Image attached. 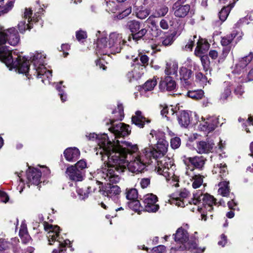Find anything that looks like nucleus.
<instances>
[{
	"mask_svg": "<svg viewBox=\"0 0 253 253\" xmlns=\"http://www.w3.org/2000/svg\"><path fill=\"white\" fill-rule=\"evenodd\" d=\"M137 150L136 145L125 141H118L115 150L108 157L107 167L99 172L98 177L118 183L120 180L119 174L126 168L132 172H141L148 165L153 163L152 158L146 152V148L141 152H137Z\"/></svg>",
	"mask_w": 253,
	"mask_h": 253,
	"instance_id": "obj_1",
	"label": "nucleus"
},
{
	"mask_svg": "<svg viewBox=\"0 0 253 253\" xmlns=\"http://www.w3.org/2000/svg\"><path fill=\"white\" fill-rule=\"evenodd\" d=\"M20 38L17 31L14 28L6 30H0V60L7 67L16 69L19 73H27L29 70V61L21 56L16 50H12L6 44L16 45L19 42Z\"/></svg>",
	"mask_w": 253,
	"mask_h": 253,
	"instance_id": "obj_2",
	"label": "nucleus"
},
{
	"mask_svg": "<svg viewBox=\"0 0 253 253\" xmlns=\"http://www.w3.org/2000/svg\"><path fill=\"white\" fill-rule=\"evenodd\" d=\"M190 193L185 189H182L178 193V196L173 197L171 199V203L175 204L178 207H184L187 206L188 204H193L195 208L192 210L194 211L197 210L201 213L202 219L206 221L207 217L211 214L213 210V205H216L214 197L208 194H203L202 192L197 191L193 194V198L189 200Z\"/></svg>",
	"mask_w": 253,
	"mask_h": 253,
	"instance_id": "obj_3",
	"label": "nucleus"
},
{
	"mask_svg": "<svg viewBox=\"0 0 253 253\" xmlns=\"http://www.w3.org/2000/svg\"><path fill=\"white\" fill-rule=\"evenodd\" d=\"M97 37L96 47L95 48L97 55L116 54L121 52L126 41L123 35L118 32H112L107 37L105 32L98 31L96 33Z\"/></svg>",
	"mask_w": 253,
	"mask_h": 253,
	"instance_id": "obj_4",
	"label": "nucleus"
},
{
	"mask_svg": "<svg viewBox=\"0 0 253 253\" xmlns=\"http://www.w3.org/2000/svg\"><path fill=\"white\" fill-rule=\"evenodd\" d=\"M85 136L88 140H97L98 145L95 148L96 154H99L102 160H104V157L106 156L108 161V157L110 156L112 152L115 150L118 141H120L119 140L112 141L109 140L107 134L105 133L97 135L95 133H87Z\"/></svg>",
	"mask_w": 253,
	"mask_h": 253,
	"instance_id": "obj_5",
	"label": "nucleus"
},
{
	"mask_svg": "<svg viewBox=\"0 0 253 253\" xmlns=\"http://www.w3.org/2000/svg\"><path fill=\"white\" fill-rule=\"evenodd\" d=\"M173 235H174L175 241L181 243L182 245L178 248L172 247L170 249V253H176V252L185 249L196 250L198 253H203L206 249V247H198L197 244L195 242L189 241L188 233L182 227L179 228Z\"/></svg>",
	"mask_w": 253,
	"mask_h": 253,
	"instance_id": "obj_6",
	"label": "nucleus"
},
{
	"mask_svg": "<svg viewBox=\"0 0 253 253\" xmlns=\"http://www.w3.org/2000/svg\"><path fill=\"white\" fill-rule=\"evenodd\" d=\"M44 229L47 231V238L49 245L56 243L58 249H54L52 253H66V246L70 244L69 240H64L59 235V227L57 225L46 224Z\"/></svg>",
	"mask_w": 253,
	"mask_h": 253,
	"instance_id": "obj_7",
	"label": "nucleus"
},
{
	"mask_svg": "<svg viewBox=\"0 0 253 253\" xmlns=\"http://www.w3.org/2000/svg\"><path fill=\"white\" fill-rule=\"evenodd\" d=\"M154 160L156 163L155 170L158 174L162 175L165 177H167L172 174L175 166L169 158L163 157L162 158Z\"/></svg>",
	"mask_w": 253,
	"mask_h": 253,
	"instance_id": "obj_8",
	"label": "nucleus"
},
{
	"mask_svg": "<svg viewBox=\"0 0 253 253\" xmlns=\"http://www.w3.org/2000/svg\"><path fill=\"white\" fill-rule=\"evenodd\" d=\"M107 166H108V162L106 164H104L101 169H98L97 172L95 173V175L96 177V179L104 180L107 182H109L108 185L106 186L101 191L102 194L104 196L115 200L116 199H118L121 192V189L118 185H113V184H116L117 183H113L101 177H99L98 176L99 172L104 169L106 167H107Z\"/></svg>",
	"mask_w": 253,
	"mask_h": 253,
	"instance_id": "obj_9",
	"label": "nucleus"
},
{
	"mask_svg": "<svg viewBox=\"0 0 253 253\" xmlns=\"http://www.w3.org/2000/svg\"><path fill=\"white\" fill-rule=\"evenodd\" d=\"M41 10H42V8H40L39 11L37 12L32 18V10L30 8H25L23 16L25 19L21 21L18 25L20 32L22 33L27 29H31L33 23L36 24L39 21L40 16L37 15V14H39Z\"/></svg>",
	"mask_w": 253,
	"mask_h": 253,
	"instance_id": "obj_10",
	"label": "nucleus"
},
{
	"mask_svg": "<svg viewBox=\"0 0 253 253\" xmlns=\"http://www.w3.org/2000/svg\"><path fill=\"white\" fill-rule=\"evenodd\" d=\"M168 145L167 140L160 139L157 142V149L146 148V152L149 153V156H151L153 159L162 158L167 152Z\"/></svg>",
	"mask_w": 253,
	"mask_h": 253,
	"instance_id": "obj_11",
	"label": "nucleus"
},
{
	"mask_svg": "<svg viewBox=\"0 0 253 253\" xmlns=\"http://www.w3.org/2000/svg\"><path fill=\"white\" fill-rule=\"evenodd\" d=\"M183 162L185 165V170L191 168L193 171H195L196 169H201L204 166L205 159L202 156H195L193 157H187L184 156L182 157Z\"/></svg>",
	"mask_w": 253,
	"mask_h": 253,
	"instance_id": "obj_12",
	"label": "nucleus"
},
{
	"mask_svg": "<svg viewBox=\"0 0 253 253\" xmlns=\"http://www.w3.org/2000/svg\"><path fill=\"white\" fill-rule=\"evenodd\" d=\"M134 57V56L132 55L130 58L133 62L132 64V66L134 67L133 69L129 71L126 75V77L129 82L137 80L140 78L142 75L143 74L144 68L143 66L137 63L138 57Z\"/></svg>",
	"mask_w": 253,
	"mask_h": 253,
	"instance_id": "obj_13",
	"label": "nucleus"
},
{
	"mask_svg": "<svg viewBox=\"0 0 253 253\" xmlns=\"http://www.w3.org/2000/svg\"><path fill=\"white\" fill-rule=\"evenodd\" d=\"M106 10L108 12L113 13H119L116 17L118 19H122L128 15L131 12V7L129 6L124 10L121 12L119 10L118 5L115 2L111 0L106 1Z\"/></svg>",
	"mask_w": 253,
	"mask_h": 253,
	"instance_id": "obj_14",
	"label": "nucleus"
},
{
	"mask_svg": "<svg viewBox=\"0 0 253 253\" xmlns=\"http://www.w3.org/2000/svg\"><path fill=\"white\" fill-rule=\"evenodd\" d=\"M217 124L218 120L216 117H209L206 119L202 117L199 128L203 131L209 133L215 129Z\"/></svg>",
	"mask_w": 253,
	"mask_h": 253,
	"instance_id": "obj_15",
	"label": "nucleus"
},
{
	"mask_svg": "<svg viewBox=\"0 0 253 253\" xmlns=\"http://www.w3.org/2000/svg\"><path fill=\"white\" fill-rule=\"evenodd\" d=\"M158 201L157 197L153 194H148L144 196L143 203L145 209L148 212H156L159 208L156 204Z\"/></svg>",
	"mask_w": 253,
	"mask_h": 253,
	"instance_id": "obj_16",
	"label": "nucleus"
},
{
	"mask_svg": "<svg viewBox=\"0 0 253 253\" xmlns=\"http://www.w3.org/2000/svg\"><path fill=\"white\" fill-rule=\"evenodd\" d=\"M186 0H178L172 6L174 14L178 17H184L187 15L190 10L188 4H184Z\"/></svg>",
	"mask_w": 253,
	"mask_h": 253,
	"instance_id": "obj_17",
	"label": "nucleus"
},
{
	"mask_svg": "<svg viewBox=\"0 0 253 253\" xmlns=\"http://www.w3.org/2000/svg\"><path fill=\"white\" fill-rule=\"evenodd\" d=\"M129 128V126L128 125L119 122L115 125H113L109 129L117 138L121 136L124 137L129 134L130 132Z\"/></svg>",
	"mask_w": 253,
	"mask_h": 253,
	"instance_id": "obj_18",
	"label": "nucleus"
},
{
	"mask_svg": "<svg viewBox=\"0 0 253 253\" xmlns=\"http://www.w3.org/2000/svg\"><path fill=\"white\" fill-rule=\"evenodd\" d=\"M65 173L67 178L75 182L82 181L84 175V172L73 165L67 168Z\"/></svg>",
	"mask_w": 253,
	"mask_h": 253,
	"instance_id": "obj_19",
	"label": "nucleus"
},
{
	"mask_svg": "<svg viewBox=\"0 0 253 253\" xmlns=\"http://www.w3.org/2000/svg\"><path fill=\"white\" fill-rule=\"evenodd\" d=\"M184 173L191 181H193V188H198L203 184L204 176L197 173L196 171H193L191 168L189 167L188 170H185Z\"/></svg>",
	"mask_w": 253,
	"mask_h": 253,
	"instance_id": "obj_20",
	"label": "nucleus"
},
{
	"mask_svg": "<svg viewBox=\"0 0 253 253\" xmlns=\"http://www.w3.org/2000/svg\"><path fill=\"white\" fill-rule=\"evenodd\" d=\"M159 86L162 91H171L176 88V84L171 77L167 76L164 78H161Z\"/></svg>",
	"mask_w": 253,
	"mask_h": 253,
	"instance_id": "obj_21",
	"label": "nucleus"
},
{
	"mask_svg": "<svg viewBox=\"0 0 253 253\" xmlns=\"http://www.w3.org/2000/svg\"><path fill=\"white\" fill-rule=\"evenodd\" d=\"M214 144L211 141H201L197 142L196 150L199 154H207L211 152Z\"/></svg>",
	"mask_w": 253,
	"mask_h": 253,
	"instance_id": "obj_22",
	"label": "nucleus"
},
{
	"mask_svg": "<svg viewBox=\"0 0 253 253\" xmlns=\"http://www.w3.org/2000/svg\"><path fill=\"white\" fill-rule=\"evenodd\" d=\"M34 75L38 78H41L42 82L45 84L50 83L52 77L51 72L47 70L44 66L42 67H39V68H36Z\"/></svg>",
	"mask_w": 253,
	"mask_h": 253,
	"instance_id": "obj_23",
	"label": "nucleus"
},
{
	"mask_svg": "<svg viewBox=\"0 0 253 253\" xmlns=\"http://www.w3.org/2000/svg\"><path fill=\"white\" fill-rule=\"evenodd\" d=\"M179 73L180 80L183 85L185 87L189 86L192 83V80L191 79L192 74V71L182 67L180 69Z\"/></svg>",
	"mask_w": 253,
	"mask_h": 253,
	"instance_id": "obj_24",
	"label": "nucleus"
},
{
	"mask_svg": "<svg viewBox=\"0 0 253 253\" xmlns=\"http://www.w3.org/2000/svg\"><path fill=\"white\" fill-rule=\"evenodd\" d=\"M27 176L29 183L38 185L40 182L41 172L36 169H29L27 171Z\"/></svg>",
	"mask_w": 253,
	"mask_h": 253,
	"instance_id": "obj_25",
	"label": "nucleus"
},
{
	"mask_svg": "<svg viewBox=\"0 0 253 253\" xmlns=\"http://www.w3.org/2000/svg\"><path fill=\"white\" fill-rule=\"evenodd\" d=\"M64 155L67 161L69 162H74L79 158L80 152L79 150L76 147H71L67 148L64 151Z\"/></svg>",
	"mask_w": 253,
	"mask_h": 253,
	"instance_id": "obj_26",
	"label": "nucleus"
},
{
	"mask_svg": "<svg viewBox=\"0 0 253 253\" xmlns=\"http://www.w3.org/2000/svg\"><path fill=\"white\" fill-rule=\"evenodd\" d=\"M233 2L230 3L227 6L224 7L221 9L220 11L219 12V18L220 21L216 22V26L220 25L223 22H224L227 18L231 9L233 7L234 3L238 0H232ZM231 2V1H230Z\"/></svg>",
	"mask_w": 253,
	"mask_h": 253,
	"instance_id": "obj_27",
	"label": "nucleus"
},
{
	"mask_svg": "<svg viewBox=\"0 0 253 253\" xmlns=\"http://www.w3.org/2000/svg\"><path fill=\"white\" fill-rule=\"evenodd\" d=\"M178 69V63L174 60H169L166 62L165 73L168 76H177Z\"/></svg>",
	"mask_w": 253,
	"mask_h": 253,
	"instance_id": "obj_28",
	"label": "nucleus"
},
{
	"mask_svg": "<svg viewBox=\"0 0 253 253\" xmlns=\"http://www.w3.org/2000/svg\"><path fill=\"white\" fill-rule=\"evenodd\" d=\"M31 58L35 71L36 68H39V67L44 66L45 55L42 52H36Z\"/></svg>",
	"mask_w": 253,
	"mask_h": 253,
	"instance_id": "obj_29",
	"label": "nucleus"
},
{
	"mask_svg": "<svg viewBox=\"0 0 253 253\" xmlns=\"http://www.w3.org/2000/svg\"><path fill=\"white\" fill-rule=\"evenodd\" d=\"M210 44L203 39L198 40L197 46L195 50V54L197 56H201L202 54L205 53L209 48Z\"/></svg>",
	"mask_w": 253,
	"mask_h": 253,
	"instance_id": "obj_30",
	"label": "nucleus"
},
{
	"mask_svg": "<svg viewBox=\"0 0 253 253\" xmlns=\"http://www.w3.org/2000/svg\"><path fill=\"white\" fill-rule=\"evenodd\" d=\"M131 121L133 124L139 127H143L146 122L149 123L150 121L146 119L142 115V112L140 111H137L135 115L132 117Z\"/></svg>",
	"mask_w": 253,
	"mask_h": 253,
	"instance_id": "obj_31",
	"label": "nucleus"
},
{
	"mask_svg": "<svg viewBox=\"0 0 253 253\" xmlns=\"http://www.w3.org/2000/svg\"><path fill=\"white\" fill-rule=\"evenodd\" d=\"M114 116L111 119L109 120L110 122H107L106 125L109 124H112L116 120H122L124 117V108L122 104H119L117 108L112 112Z\"/></svg>",
	"mask_w": 253,
	"mask_h": 253,
	"instance_id": "obj_32",
	"label": "nucleus"
},
{
	"mask_svg": "<svg viewBox=\"0 0 253 253\" xmlns=\"http://www.w3.org/2000/svg\"><path fill=\"white\" fill-rule=\"evenodd\" d=\"M178 121L181 126L184 127H187L190 122L189 113L185 111L181 112L178 117Z\"/></svg>",
	"mask_w": 253,
	"mask_h": 253,
	"instance_id": "obj_33",
	"label": "nucleus"
},
{
	"mask_svg": "<svg viewBox=\"0 0 253 253\" xmlns=\"http://www.w3.org/2000/svg\"><path fill=\"white\" fill-rule=\"evenodd\" d=\"M219 189L218 190V194L223 197H227L230 193V189L229 186V182L227 181H222L218 184Z\"/></svg>",
	"mask_w": 253,
	"mask_h": 253,
	"instance_id": "obj_34",
	"label": "nucleus"
},
{
	"mask_svg": "<svg viewBox=\"0 0 253 253\" xmlns=\"http://www.w3.org/2000/svg\"><path fill=\"white\" fill-rule=\"evenodd\" d=\"M212 172L213 173H219L221 178L228 174L227 166L225 164H217L213 167Z\"/></svg>",
	"mask_w": 253,
	"mask_h": 253,
	"instance_id": "obj_35",
	"label": "nucleus"
},
{
	"mask_svg": "<svg viewBox=\"0 0 253 253\" xmlns=\"http://www.w3.org/2000/svg\"><path fill=\"white\" fill-rule=\"evenodd\" d=\"M126 28L132 33L137 32L140 29V23L135 20H130L127 21Z\"/></svg>",
	"mask_w": 253,
	"mask_h": 253,
	"instance_id": "obj_36",
	"label": "nucleus"
},
{
	"mask_svg": "<svg viewBox=\"0 0 253 253\" xmlns=\"http://www.w3.org/2000/svg\"><path fill=\"white\" fill-rule=\"evenodd\" d=\"M253 59V53L251 52L248 56H246L241 59L237 66L242 68H244L248 66L250 67V65H249V64L252 61Z\"/></svg>",
	"mask_w": 253,
	"mask_h": 253,
	"instance_id": "obj_37",
	"label": "nucleus"
},
{
	"mask_svg": "<svg viewBox=\"0 0 253 253\" xmlns=\"http://www.w3.org/2000/svg\"><path fill=\"white\" fill-rule=\"evenodd\" d=\"M150 13V9L143 7L138 8L136 11V17L141 19L146 18Z\"/></svg>",
	"mask_w": 253,
	"mask_h": 253,
	"instance_id": "obj_38",
	"label": "nucleus"
},
{
	"mask_svg": "<svg viewBox=\"0 0 253 253\" xmlns=\"http://www.w3.org/2000/svg\"><path fill=\"white\" fill-rule=\"evenodd\" d=\"M204 91L202 89L190 90L187 92V95L193 99L199 100L204 96Z\"/></svg>",
	"mask_w": 253,
	"mask_h": 253,
	"instance_id": "obj_39",
	"label": "nucleus"
},
{
	"mask_svg": "<svg viewBox=\"0 0 253 253\" xmlns=\"http://www.w3.org/2000/svg\"><path fill=\"white\" fill-rule=\"evenodd\" d=\"M126 198L131 201L138 198V192L135 188H127L126 190Z\"/></svg>",
	"mask_w": 253,
	"mask_h": 253,
	"instance_id": "obj_40",
	"label": "nucleus"
},
{
	"mask_svg": "<svg viewBox=\"0 0 253 253\" xmlns=\"http://www.w3.org/2000/svg\"><path fill=\"white\" fill-rule=\"evenodd\" d=\"M157 83V79L154 77L152 80H148L144 84L143 88L145 91H151L154 89Z\"/></svg>",
	"mask_w": 253,
	"mask_h": 253,
	"instance_id": "obj_41",
	"label": "nucleus"
},
{
	"mask_svg": "<svg viewBox=\"0 0 253 253\" xmlns=\"http://www.w3.org/2000/svg\"><path fill=\"white\" fill-rule=\"evenodd\" d=\"M166 178L171 186L178 187L179 186L178 177L174 174L173 171H172V174H170V176L166 177Z\"/></svg>",
	"mask_w": 253,
	"mask_h": 253,
	"instance_id": "obj_42",
	"label": "nucleus"
},
{
	"mask_svg": "<svg viewBox=\"0 0 253 253\" xmlns=\"http://www.w3.org/2000/svg\"><path fill=\"white\" fill-rule=\"evenodd\" d=\"M15 0H8L6 5L1 8L0 13H7L11 10L14 6Z\"/></svg>",
	"mask_w": 253,
	"mask_h": 253,
	"instance_id": "obj_43",
	"label": "nucleus"
},
{
	"mask_svg": "<svg viewBox=\"0 0 253 253\" xmlns=\"http://www.w3.org/2000/svg\"><path fill=\"white\" fill-rule=\"evenodd\" d=\"M169 10L168 7L166 6H163L155 10L154 14L156 17H161L166 15Z\"/></svg>",
	"mask_w": 253,
	"mask_h": 253,
	"instance_id": "obj_44",
	"label": "nucleus"
},
{
	"mask_svg": "<svg viewBox=\"0 0 253 253\" xmlns=\"http://www.w3.org/2000/svg\"><path fill=\"white\" fill-rule=\"evenodd\" d=\"M196 80L202 85H206L207 82H209L207 78L201 72H198L196 74Z\"/></svg>",
	"mask_w": 253,
	"mask_h": 253,
	"instance_id": "obj_45",
	"label": "nucleus"
},
{
	"mask_svg": "<svg viewBox=\"0 0 253 253\" xmlns=\"http://www.w3.org/2000/svg\"><path fill=\"white\" fill-rule=\"evenodd\" d=\"M172 25L173 22L168 17L162 19L160 22V27L164 30L168 29L169 27V25L172 26Z\"/></svg>",
	"mask_w": 253,
	"mask_h": 253,
	"instance_id": "obj_46",
	"label": "nucleus"
},
{
	"mask_svg": "<svg viewBox=\"0 0 253 253\" xmlns=\"http://www.w3.org/2000/svg\"><path fill=\"white\" fill-rule=\"evenodd\" d=\"M175 34L173 32L166 36L162 42V44L165 46L171 45L174 40Z\"/></svg>",
	"mask_w": 253,
	"mask_h": 253,
	"instance_id": "obj_47",
	"label": "nucleus"
},
{
	"mask_svg": "<svg viewBox=\"0 0 253 253\" xmlns=\"http://www.w3.org/2000/svg\"><path fill=\"white\" fill-rule=\"evenodd\" d=\"M234 37L235 36L233 34H230L222 38L221 40V44L224 47L228 46L227 45L231 42Z\"/></svg>",
	"mask_w": 253,
	"mask_h": 253,
	"instance_id": "obj_48",
	"label": "nucleus"
},
{
	"mask_svg": "<svg viewBox=\"0 0 253 253\" xmlns=\"http://www.w3.org/2000/svg\"><path fill=\"white\" fill-rule=\"evenodd\" d=\"M175 112L172 107L166 106L161 110V114L167 117V116L173 115Z\"/></svg>",
	"mask_w": 253,
	"mask_h": 253,
	"instance_id": "obj_49",
	"label": "nucleus"
},
{
	"mask_svg": "<svg viewBox=\"0 0 253 253\" xmlns=\"http://www.w3.org/2000/svg\"><path fill=\"white\" fill-rule=\"evenodd\" d=\"M150 135L152 136V138L154 137H156V139L158 141L160 139H165V134L162 131H156L155 130H152L151 131L150 133Z\"/></svg>",
	"mask_w": 253,
	"mask_h": 253,
	"instance_id": "obj_50",
	"label": "nucleus"
},
{
	"mask_svg": "<svg viewBox=\"0 0 253 253\" xmlns=\"http://www.w3.org/2000/svg\"><path fill=\"white\" fill-rule=\"evenodd\" d=\"M140 204L139 201L137 199L130 201L128 203L129 207L133 211H136L139 210Z\"/></svg>",
	"mask_w": 253,
	"mask_h": 253,
	"instance_id": "obj_51",
	"label": "nucleus"
},
{
	"mask_svg": "<svg viewBox=\"0 0 253 253\" xmlns=\"http://www.w3.org/2000/svg\"><path fill=\"white\" fill-rule=\"evenodd\" d=\"M181 144V140L180 138L178 137H175L171 139L170 140V146L172 149L178 148Z\"/></svg>",
	"mask_w": 253,
	"mask_h": 253,
	"instance_id": "obj_52",
	"label": "nucleus"
},
{
	"mask_svg": "<svg viewBox=\"0 0 253 253\" xmlns=\"http://www.w3.org/2000/svg\"><path fill=\"white\" fill-rule=\"evenodd\" d=\"M201 61L204 68V70L207 72L210 67V61L209 60L208 57L206 56H203L201 57Z\"/></svg>",
	"mask_w": 253,
	"mask_h": 253,
	"instance_id": "obj_53",
	"label": "nucleus"
},
{
	"mask_svg": "<svg viewBox=\"0 0 253 253\" xmlns=\"http://www.w3.org/2000/svg\"><path fill=\"white\" fill-rule=\"evenodd\" d=\"M56 89L59 91V95L60 96L61 100L62 102H64L67 100V95L65 93L64 91L62 89V87L60 85V84L57 85L56 86Z\"/></svg>",
	"mask_w": 253,
	"mask_h": 253,
	"instance_id": "obj_54",
	"label": "nucleus"
},
{
	"mask_svg": "<svg viewBox=\"0 0 253 253\" xmlns=\"http://www.w3.org/2000/svg\"><path fill=\"white\" fill-rule=\"evenodd\" d=\"M73 166H75L77 169H79V170H81L82 171L84 172V169H85L87 167L86 162L84 160H81L78 161L75 165H73Z\"/></svg>",
	"mask_w": 253,
	"mask_h": 253,
	"instance_id": "obj_55",
	"label": "nucleus"
},
{
	"mask_svg": "<svg viewBox=\"0 0 253 253\" xmlns=\"http://www.w3.org/2000/svg\"><path fill=\"white\" fill-rule=\"evenodd\" d=\"M231 50L230 46H226L223 48L222 53L219 55V60H223L227 57Z\"/></svg>",
	"mask_w": 253,
	"mask_h": 253,
	"instance_id": "obj_56",
	"label": "nucleus"
},
{
	"mask_svg": "<svg viewBox=\"0 0 253 253\" xmlns=\"http://www.w3.org/2000/svg\"><path fill=\"white\" fill-rule=\"evenodd\" d=\"M166 251V247L164 246L160 245L153 248L151 253H165Z\"/></svg>",
	"mask_w": 253,
	"mask_h": 253,
	"instance_id": "obj_57",
	"label": "nucleus"
},
{
	"mask_svg": "<svg viewBox=\"0 0 253 253\" xmlns=\"http://www.w3.org/2000/svg\"><path fill=\"white\" fill-rule=\"evenodd\" d=\"M231 94V90L229 87H226L220 96V100L222 101L226 100Z\"/></svg>",
	"mask_w": 253,
	"mask_h": 253,
	"instance_id": "obj_58",
	"label": "nucleus"
},
{
	"mask_svg": "<svg viewBox=\"0 0 253 253\" xmlns=\"http://www.w3.org/2000/svg\"><path fill=\"white\" fill-rule=\"evenodd\" d=\"M156 17L155 15L153 14L149 17L146 20V22L149 24H151L153 27L156 28L157 22L155 19Z\"/></svg>",
	"mask_w": 253,
	"mask_h": 253,
	"instance_id": "obj_59",
	"label": "nucleus"
},
{
	"mask_svg": "<svg viewBox=\"0 0 253 253\" xmlns=\"http://www.w3.org/2000/svg\"><path fill=\"white\" fill-rule=\"evenodd\" d=\"M197 38L196 36H194L193 37L190 38L188 41V42L186 44L185 48L186 49H189L191 50L195 42V39Z\"/></svg>",
	"mask_w": 253,
	"mask_h": 253,
	"instance_id": "obj_60",
	"label": "nucleus"
},
{
	"mask_svg": "<svg viewBox=\"0 0 253 253\" xmlns=\"http://www.w3.org/2000/svg\"><path fill=\"white\" fill-rule=\"evenodd\" d=\"M150 184V179L149 178H144L141 179L140 184L141 188H147Z\"/></svg>",
	"mask_w": 253,
	"mask_h": 253,
	"instance_id": "obj_61",
	"label": "nucleus"
},
{
	"mask_svg": "<svg viewBox=\"0 0 253 253\" xmlns=\"http://www.w3.org/2000/svg\"><path fill=\"white\" fill-rule=\"evenodd\" d=\"M139 57L141 62L143 64V66L147 65L148 64L149 57L147 55L145 54H139Z\"/></svg>",
	"mask_w": 253,
	"mask_h": 253,
	"instance_id": "obj_62",
	"label": "nucleus"
},
{
	"mask_svg": "<svg viewBox=\"0 0 253 253\" xmlns=\"http://www.w3.org/2000/svg\"><path fill=\"white\" fill-rule=\"evenodd\" d=\"M248 68L250 69V70L248 72L247 78L244 81L245 82L253 81V67H251L250 66Z\"/></svg>",
	"mask_w": 253,
	"mask_h": 253,
	"instance_id": "obj_63",
	"label": "nucleus"
},
{
	"mask_svg": "<svg viewBox=\"0 0 253 253\" xmlns=\"http://www.w3.org/2000/svg\"><path fill=\"white\" fill-rule=\"evenodd\" d=\"M87 37L86 32L84 31H79L76 32V38L78 41L84 39Z\"/></svg>",
	"mask_w": 253,
	"mask_h": 253,
	"instance_id": "obj_64",
	"label": "nucleus"
}]
</instances>
